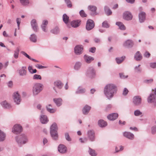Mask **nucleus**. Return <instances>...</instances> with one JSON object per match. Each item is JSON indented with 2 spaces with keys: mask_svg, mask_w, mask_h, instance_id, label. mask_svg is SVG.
<instances>
[{
  "mask_svg": "<svg viewBox=\"0 0 156 156\" xmlns=\"http://www.w3.org/2000/svg\"><path fill=\"white\" fill-rule=\"evenodd\" d=\"M117 88L113 84H110L106 86L104 89V93L108 98H112L117 91Z\"/></svg>",
  "mask_w": 156,
  "mask_h": 156,
  "instance_id": "obj_1",
  "label": "nucleus"
},
{
  "mask_svg": "<svg viewBox=\"0 0 156 156\" xmlns=\"http://www.w3.org/2000/svg\"><path fill=\"white\" fill-rule=\"evenodd\" d=\"M58 129L57 126L55 123H54L50 127V133L52 137L54 140H57L58 135L57 133Z\"/></svg>",
  "mask_w": 156,
  "mask_h": 156,
  "instance_id": "obj_2",
  "label": "nucleus"
},
{
  "mask_svg": "<svg viewBox=\"0 0 156 156\" xmlns=\"http://www.w3.org/2000/svg\"><path fill=\"white\" fill-rule=\"evenodd\" d=\"M43 89V85L40 83H36L33 87V92L34 95H37Z\"/></svg>",
  "mask_w": 156,
  "mask_h": 156,
  "instance_id": "obj_3",
  "label": "nucleus"
},
{
  "mask_svg": "<svg viewBox=\"0 0 156 156\" xmlns=\"http://www.w3.org/2000/svg\"><path fill=\"white\" fill-rule=\"evenodd\" d=\"M16 141L19 144H25L27 141V136L25 135L19 136L16 139Z\"/></svg>",
  "mask_w": 156,
  "mask_h": 156,
  "instance_id": "obj_4",
  "label": "nucleus"
},
{
  "mask_svg": "<svg viewBox=\"0 0 156 156\" xmlns=\"http://www.w3.org/2000/svg\"><path fill=\"white\" fill-rule=\"evenodd\" d=\"M22 131V128L20 125H15L12 129V132L16 134L20 133Z\"/></svg>",
  "mask_w": 156,
  "mask_h": 156,
  "instance_id": "obj_5",
  "label": "nucleus"
},
{
  "mask_svg": "<svg viewBox=\"0 0 156 156\" xmlns=\"http://www.w3.org/2000/svg\"><path fill=\"white\" fill-rule=\"evenodd\" d=\"M13 98L14 101L17 104H19L21 101L20 96L18 92L14 93L13 95Z\"/></svg>",
  "mask_w": 156,
  "mask_h": 156,
  "instance_id": "obj_6",
  "label": "nucleus"
},
{
  "mask_svg": "<svg viewBox=\"0 0 156 156\" xmlns=\"http://www.w3.org/2000/svg\"><path fill=\"white\" fill-rule=\"evenodd\" d=\"M94 26L93 21L91 20H88L87 23L86 28L87 30L92 29Z\"/></svg>",
  "mask_w": 156,
  "mask_h": 156,
  "instance_id": "obj_7",
  "label": "nucleus"
},
{
  "mask_svg": "<svg viewBox=\"0 0 156 156\" xmlns=\"http://www.w3.org/2000/svg\"><path fill=\"white\" fill-rule=\"evenodd\" d=\"M123 18L126 20H130L132 19L133 16L130 12L126 11L123 13Z\"/></svg>",
  "mask_w": 156,
  "mask_h": 156,
  "instance_id": "obj_8",
  "label": "nucleus"
},
{
  "mask_svg": "<svg viewBox=\"0 0 156 156\" xmlns=\"http://www.w3.org/2000/svg\"><path fill=\"white\" fill-rule=\"evenodd\" d=\"M142 99L140 96H137L134 97L133 99V102L134 104L138 105L141 103Z\"/></svg>",
  "mask_w": 156,
  "mask_h": 156,
  "instance_id": "obj_9",
  "label": "nucleus"
},
{
  "mask_svg": "<svg viewBox=\"0 0 156 156\" xmlns=\"http://www.w3.org/2000/svg\"><path fill=\"white\" fill-rule=\"evenodd\" d=\"M83 47L82 45H78L74 48L75 53L77 55L81 54L83 51Z\"/></svg>",
  "mask_w": 156,
  "mask_h": 156,
  "instance_id": "obj_10",
  "label": "nucleus"
},
{
  "mask_svg": "<svg viewBox=\"0 0 156 156\" xmlns=\"http://www.w3.org/2000/svg\"><path fill=\"white\" fill-rule=\"evenodd\" d=\"M87 73L89 77L92 78L95 76V72L93 68L90 67L88 69Z\"/></svg>",
  "mask_w": 156,
  "mask_h": 156,
  "instance_id": "obj_11",
  "label": "nucleus"
},
{
  "mask_svg": "<svg viewBox=\"0 0 156 156\" xmlns=\"http://www.w3.org/2000/svg\"><path fill=\"white\" fill-rule=\"evenodd\" d=\"M54 85L55 87H54V89L56 92H57V91L56 90L55 87H57L59 89H61L63 86V84L62 82L59 80H57L54 83Z\"/></svg>",
  "mask_w": 156,
  "mask_h": 156,
  "instance_id": "obj_12",
  "label": "nucleus"
},
{
  "mask_svg": "<svg viewBox=\"0 0 156 156\" xmlns=\"http://www.w3.org/2000/svg\"><path fill=\"white\" fill-rule=\"evenodd\" d=\"M97 9L95 6L93 5H90L88 7V9L91 11V14L92 15L97 14L96 12Z\"/></svg>",
  "mask_w": 156,
  "mask_h": 156,
  "instance_id": "obj_13",
  "label": "nucleus"
},
{
  "mask_svg": "<svg viewBox=\"0 0 156 156\" xmlns=\"http://www.w3.org/2000/svg\"><path fill=\"white\" fill-rule=\"evenodd\" d=\"M88 135L90 140L91 141L94 140L95 138L94 133L92 130H90L88 133Z\"/></svg>",
  "mask_w": 156,
  "mask_h": 156,
  "instance_id": "obj_14",
  "label": "nucleus"
},
{
  "mask_svg": "<svg viewBox=\"0 0 156 156\" xmlns=\"http://www.w3.org/2000/svg\"><path fill=\"white\" fill-rule=\"evenodd\" d=\"M66 147L63 145H60L58 147V151L61 153H65L66 152Z\"/></svg>",
  "mask_w": 156,
  "mask_h": 156,
  "instance_id": "obj_15",
  "label": "nucleus"
},
{
  "mask_svg": "<svg viewBox=\"0 0 156 156\" xmlns=\"http://www.w3.org/2000/svg\"><path fill=\"white\" fill-rule=\"evenodd\" d=\"M139 20L140 22H143L145 19V13L144 12H140L139 15Z\"/></svg>",
  "mask_w": 156,
  "mask_h": 156,
  "instance_id": "obj_16",
  "label": "nucleus"
},
{
  "mask_svg": "<svg viewBox=\"0 0 156 156\" xmlns=\"http://www.w3.org/2000/svg\"><path fill=\"white\" fill-rule=\"evenodd\" d=\"M80 22L81 20H74L71 22V25L73 27H78L80 25Z\"/></svg>",
  "mask_w": 156,
  "mask_h": 156,
  "instance_id": "obj_17",
  "label": "nucleus"
},
{
  "mask_svg": "<svg viewBox=\"0 0 156 156\" xmlns=\"http://www.w3.org/2000/svg\"><path fill=\"white\" fill-rule=\"evenodd\" d=\"M118 114L116 113H113L109 115L107 118L111 120H114L116 119L118 117Z\"/></svg>",
  "mask_w": 156,
  "mask_h": 156,
  "instance_id": "obj_18",
  "label": "nucleus"
},
{
  "mask_svg": "<svg viewBox=\"0 0 156 156\" xmlns=\"http://www.w3.org/2000/svg\"><path fill=\"white\" fill-rule=\"evenodd\" d=\"M31 25L34 30L35 32H37V26L35 20L33 19L31 21Z\"/></svg>",
  "mask_w": 156,
  "mask_h": 156,
  "instance_id": "obj_19",
  "label": "nucleus"
},
{
  "mask_svg": "<svg viewBox=\"0 0 156 156\" xmlns=\"http://www.w3.org/2000/svg\"><path fill=\"white\" fill-rule=\"evenodd\" d=\"M123 135L125 137L131 140L133 139L134 137V135L130 132H125Z\"/></svg>",
  "mask_w": 156,
  "mask_h": 156,
  "instance_id": "obj_20",
  "label": "nucleus"
},
{
  "mask_svg": "<svg viewBox=\"0 0 156 156\" xmlns=\"http://www.w3.org/2000/svg\"><path fill=\"white\" fill-rule=\"evenodd\" d=\"M40 120L41 123L42 124H45L48 121L47 116L45 115H41Z\"/></svg>",
  "mask_w": 156,
  "mask_h": 156,
  "instance_id": "obj_21",
  "label": "nucleus"
},
{
  "mask_svg": "<svg viewBox=\"0 0 156 156\" xmlns=\"http://www.w3.org/2000/svg\"><path fill=\"white\" fill-rule=\"evenodd\" d=\"M147 100L148 102L149 103H151L156 101L155 95L154 94H151L150 96L148 98Z\"/></svg>",
  "mask_w": 156,
  "mask_h": 156,
  "instance_id": "obj_22",
  "label": "nucleus"
},
{
  "mask_svg": "<svg viewBox=\"0 0 156 156\" xmlns=\"http://www.w3.org/2000/svg\"><path fill=\"white\" fill-rule=\"evenodd\" d=\"M84 58L86 62L87 63H90L92 61L94 60L93 58L87 55H84Z\"/></svg>",
  "mask_w": 156,
  "mask_h": 156,
  "instance_id": "obj_23",
  "label": "nucleus"
},
{
  "mask_svg": "<svg viewBox=\"0 0 156 156\" xmlns=\"http://www.w3.org/2000/svg\"><path fill=\"white\" fill-rule=\"evenodd\" d=\"M19 73L21 76L26 75L27 73L26 68V67H23L19 71Z\"/></svg>",
  "mask_w": 156,
  "mask_h": 156,
  "instance_id": "obj_24",
  "label": "nucleus"
},
{
  "mask_svg": "<svg viewBox=\"0 0 156 156\" xmlns=\"http://www.w3.org/2000/svg\"><path fill=\"white\" fill-rule=\"evenodd\" d=\"M124 46L127 47H132L133 45L132 41L130 40H128L124 43Z\"/></svg>",
  "mask_w": 156,
  "mask_h": 156,
  "instance_id": "obj_25",
  "label": "nucleus"
},
{
  "mask_svg": "<svg viewBox=\"0 0 156 156\" xmlns=\"http://www.w3.org/2000/svg\"><path fill=\"white\" fill-rule=\"evenodd\" d=\"M116 24L117 25L119 28L121 30H124L126 29V27L121 22H117Z\"/></svg>",
  "mask_w": 156,
  "mask_h": 156,
  "instance_id": "obj_26",
  "label": "nucleus"
},
{
  "mask_svg": "<svg viewBox=\"0 0 156 156\" xmlns=\"http://www.w3.org/2000/svg\"><path fill=\"white\" fill-rule=\"evenodd\" d=\"M91 108V107L88 105H86L83 108V114H87Z\"/></svg>",
  "mask_w": 156,
  "mask_h": 156,
  "instance_id": "obj_27",
  "label": "nucleus"
},
{
  "mask_svg": "<svg viewBox=\"0 0 156 156\" xmlns=\"http://www.w3.org/2000/svg\"><path fill=\"white\" fill-rule=\"evenodd\" d=\"M99 126L101 127H104L107 125V122L102 120H100L98 122Z\"/></svg>",
  "mask_w": 156,
  "mask_h": 156,
  "instance_id": "obj_28",
  "label": "nucleus"
},
{
  "mask_svg": "<svg viewBox=\"0 0 156 156\" xmlns=\"http://www.w3.org/2000/svg\"><path fill=\"white\" fill-rule=\"evenodd\" d=\"M53 100L57 106H59L61 105L62 100L61 98H55Z\"/></svg>",
  "mask_w": 156,
  "mask_h": 156,
  "instance_id": "obj_29",
  "label": "nucleus"
},
{
  "mask_svg": "<svg viewBox=\"0 0 156 156\" xmlns=\"http://www.w3.org/2000/svg\"><path fill=\"white\" fill-rule=\"evenodd\" d=\"M134 58L137 60H139L142 59V56L139 51H138L136 52Z\"/></svg>",
  "mask_w": 156,
  "mask_h": 156,
  "instance_id": "obj_30",
  "label": "nucleus"
},
{
  "mask_svg": "<svg viewBox=\"0 0 156 156\" xmlns=\"http://www.w3.org/2000/svg\"><path fill=\"white\" fill-rule=\"evenodd\" d=\"M47 110L51 113H54L56 111L55 109L51 108V106L50 105H49L47 106Z\"/></svg>",
  "mask_w": 156,
  "mask_h": 156,
  "instance_id": "obj_31",
  "label": "nucleus"
},
{
  "mask_svg": "<svg viewBox=\"0 0 156 156\" xmlns=\"http://www.w3.org/2000/svg\"><path fill=\"white\" fill-rule=\"evenodd\" d=\"M125 58V56H123L120 58H116L115 60L116 61V62L118 64H119L123 62Z\"/></svg>",
  "mask_w": 156,
  "mask_h": 156,
  "instance_id": "obj_32",
  "label": "nucleus"
},
{
  "mask_svg": "<svg viewBox=\"0 0 156 156\" xmlns=\"http://www.w3.org/2000/svg\"><path fill=\"white\" fill-rule=\"evenodd\" d=\"M20 51V49L19 47H17L16 50L14 51V57L15 58H18L19 52Z\"/></svg>",
  "mask_w": 156,
  "mask_h": 156,
  "instance_id": "obj_33",
  "label": "nucleus"
},
{
  "mask_svg": "<svg viewBox=\"0 0 156 156\" xmlns=\"http://www.w3.org/2000/svg\"><path fill=\"white\" fill-rule=\"evenodd\" d=\"M5 137L4 133L0 130V141H3L5 139Z\"/></svg>",
  "mask_w": 156,
  "mask_h": 156,
  "instance_id": "obj_34",
  "label": "nucleus"
},
{
  "mask_svg": "<svg viewBox=\"0 0 156 156\" xmlns=\"http://www.w3.org/2000/svg\"><path fill=\"white\" fill-rule=\"evenodd\" d=\"M69 17L66 14H64L63 16V20L65 23H67L69 21Z\"/></svg>",
  "mask_w": 156,
  "mask_h": 156,
  "instance_id": "obj_35",
  "label": "nucleus"
},
{
  "mask_svg": "<svg viewBox=\"0 0 156 156\" xmlns=\"http://www.w3.org/2000/svg\"><path fill=\"white\" fill-rule=\"evenodd\" d=\"M105 11L106 14L108 15H110L112 13L111 11L107 6L105 7Z\"/></svg>",
  "mask_w": 156,
  "mask_h": 156,
  "instance_id": "obj_36",
  "label": "nucleus"
},
{
  "mask_svg": "<svg viewBox=\"0 0 156 156\" xmlns=\"http://www.w3.org/2000/svg\"><path fill=\"white\" fill-rule=\"evenodd\" d=\"M85 90L84 89L82 88L81 87L78 88L76 92L77 94H82L85 92Z\"/></svg>",
  "mask_w": 156,
  "mask_h": 156,
  "instance_id": "obj_37",
  "label": "nucleus"
},
{
  "mask_svg": "<svg viewBox=\"0 0 156 156\" xmlns=\"http://www.w3.org/2000/svg\"><path fill=\"white\" fill-rule=\"evenodd\" d=\"M30 39L31 41L33 42H35L37 41V37L36 35L34 34H32L30 37Z\"/></svg>",
  "mask_w": 156,
  "mask_h": 156,
  "instance_id": "obj_38",
  "label": "nucleus"
},
{
  "mask_svg": "<svg viewBox=\"0 0 156 156\" xmlns=\"http://www.w3.org/2000/svg\"><path fill=\"white\" fill-rule=\"evenodd\" d=\"M20 2L22 5H26L29 3V0H20Z\"/></svg>",
  "mask_w": 156,
  "mask_h": 156,
  "instance_id": "obj_39",
  "label": "nucleus"
},
{
  "mask_svg": "<svg viewBox=\"0 0 156 156\" xmlns=\"http://www.w3.org/2000/svg\"><path fill=\"white\" fill-rule=\"evenodd\" d=\"M2 104L5 108H9L10 107V105L5 101L2 102Z\"/></svg>",
  "mask_w": 156,
  "mask_h": 156,
  "instance_id": "obj_40",
  "label": "nucleus"
},
{
  "mask_svg": "<svg viewBox=\"0 0 156 156\" xmlns=\"http://www.w3.org/2000/svg\"><path fill=\"white\" fill-rule=\"evenodd\" d=\"M80 66L81 63L79 62H77L74 66V69H75L78 70L80 68Z\"/></svg>",
  "mask_w": 156,
  "mask_h": 156,
  "instance_id": "obj_41",
  "label": "nucleus"
},
{
  "mask_svg": "<svg viewBox=\"0 0 156 156\" xmlns=\"http://www.w3.org/2000/svg\"><path fill=\"white\" fill-rule=\"evenodd\" d=\"M33 79L34 80H41V77L40 75L35 74L33 76Z\"/></svg>",
  "mask_w": 156,
  "mask_h": 156,
  "instance_id": "obj_42",
  "label": "nucleus"
},
{
  "mask_svg": "<svg viewBox=\"0 0 156 156\" xmlns=\"http://www.w3.org/2000/svg\"><path fill=\"white\" fill-rule=\"evenodd\" d=\"M90 154L92 156H95L97 155L96 153H95V151L91 149H90Z\"/></svg>",
  "mask_w": 156,
  "mask_h": 156,
  "instance_id": "obj_43",
  "label": "nucleus"
},
{
  "mask_svg": "<svg viewBox=\"0 0 156 156\" xmlns=\"http://www.w3.org/2000/svg\"><path fill=\"white\" fill-rule=\"evenodd\" d=\"M80 16L83 17H86L87 16V15L85 13L83 10H81L80 11Z\"/></svg>",
  "mask_w": 156,
  "mask_h": 156,
  "instance_id": "obj_44",
  "label": "nucleus"
},
{
  "mask_svg": "<svg viewBox=\"0 0 156 156\" xmlns=\"http://www.w3.org/2000/svg\"><path fill=\"white\" fill-rule=\"evenodd\" d=\"M51 32L53 34H57L59 32L58 28L57 27H56L53 30H52Z\"/></svg>",
  "mask_w": 156,
  "mask_h": 156,
  "instance_id": "obj_45",
  "label": "nucleus"
},
{
  "mask_svg": "<svg viewBox=\"0 0 156 156\" xmlns=\"http://www.w3.org/2000/svg\"><path fill=\"white\" fill-rule=\"evenodd\" d=\"M102 27L106 28H108L109 27V26L106 21H105L102 23Z\"/></svg>",
  "mask_w": 156,
  "mask_h": 156,
  "instance_id": "obj_46",
  "label": "nucleus"
},
{
  "mask_svg": "<svg viewBox=\"0 0 156 156\" xmlns=\"http://www.w3.org/2000/svg\"><path fill=\"white\" fill-rule=\"evenodd\" d=\"M115 151L116 152H117L120 151H122L123 149V147L122 146H120L116 147H115Z\"/></svg>",
  "mask_w": 156,
  "mask_h": 156,
  "instance_id": "obj_47",
  "label": "nucleus"
},
{
  "mask_svg": "<svg viewBox=\"0 0 156 156\" xmlns=\"http://www.w3.org/2000/svg\"><path fill=\"white\" fill-rule=\"evenodd\" d=\"M65 1L67 4L68 7L69 8L71 7L72 5L70 1L69 0H65Z\"/></svg>",
  "mask_w": 156,
  "mask_h": 156,
  "instance_id": "obj_48",
  "label": "nucleus"
},
{
  "mask_svg": "<svg viewBox=\"0 0 156 156\" xmlns=\"http://www.w3.org/2000/svg\"><path fill=\"white\" fill-rule=\"evenodd\" d=\"M142 113L139 110H136L134 112V115L136 116L140 115Z\"/></svg>",
  "mask_w": 156,
  "mask_h": 156,
  "instance_id": "obj_49",
  "label": "nucleus"
},
{
  "mask_svg": "<svg viewBox=\"0 0 156 156\" xmlns=\"http://www.w3.org/2000/svg\"><path fill=\"white\" fill-rule=\"evenodd\" d=\"M41 28L42 30L44 31L45 32H46L47 31L48 29H47V26L44 25H43V27L42 25H41Z\"/></svg>",
  "mask_w": 156,
  "mask_h": 156,
  "instance_id": "obj_50",
  "label": "nucleus"
},
{
  "mask_svg": "<svg viewBox=\"0 0 156 156\" xmlns=\"http://www.w3.org/2000/svg\"><path fill=\"white\" fill-rule=\"evenodd\" d=\"M21 53L23 55L25 56L26 57L28 58L29 59H30V57L26 53H25L24 51H22L21 52Z\"/></svg>",
  "mask_w": 156,
  "mask_h": 156,
  "instance_id": "obj_51",
  "label": "nucleus"
},
{
  "mask_svg": "<svg viewBox=\"0 0 156 156\" xmlns=\"http://www.w3.org/2000/svg\"><path fill=\"white\" fill-rule=\"evenodd\" d=\"M36 67L39 69H44L46 68V66H43L39 64H37L36 65Z\"/></svg>",
  "mask_w": 156,
  "mask_h": 156,
  "instance_id": "obj_52",
  "label": "nucleus"
},
{
  "mask_svg": "<svg viewBox=\"0 0 156 156\" xmlns=\"http://www.w3.org/2000/svg\"><path fill=\"white\" fill-rule=\"evenodd\" d=\"M153 79H151L149 80H146L144 81V82L147 83H151L153 81Z\"/></svg>",
  "mask_w": 156,
  "mask_h": 156,
  "instance_id": "obj_53",
  "label": "nucleus"
},
{
  "mask_svg": "<svg viewBox=\"0 0 156 156\" xmlns=\"http://www.w3.org/2000/svg\"><path fill=\"white\" fill-rule=\"evenodd\" d=\"M140 65H139L137 66H136L135 69V71L136 72H138L140 71L141 70V69L140 68Z\"/></svg>",
  "mask_w": 156,
  "mask_h": 156,
  "instance_id": "obj_54",
  "label": "nucleus"
},
{
  "mask_svg": "<svg viewBox=\"0 0 156 156\" xmlns=\"http://www.w3.org/2000/svg\"><path fill=\"white\" fill-rule=\"evenodd\" d=\"M65 137L66 139L67 140L69 141H70L71 140V139L70 138V136H69V135L68 133H66L65 134Z\"/></svg>",
  "mask_w": 156,
  "mask_h": 156,
  "instance_id": "obj_55",
  "label": "nucleus"
},
{
  "mask_svg": "<svg viewBox=\"0 0 156 156\" xmlns=\"http://www.w3.org/2000/svg\"><path fill=\"white\" fill-rule=\"evenodd\" d=\"M129 91L127 89L125 88L124 89L123 92V94L124 95H126L127 93H128Z\"/></svg>",
  "mask_w": 156,
  "mask_h": 156,
  "instance_id": "obj_56",
  "label": "nucleus"
},
{
  "mask_svg": "<svg viewBox=\"0 0 156 156\" xmlns=\"http://www.w3.org/2000/svg\"><path fill=\"white\" fill-rule=\"evenodd\" d=\"M48 23V21L46 20H44L43 21L42 24L41 25H42L43 27V25H46L47 26Z\"/></svg>",
  "mask_w": 156,
  "mask_h": 156,
  "instance_id": "obj_57",
  "label": "nucleus"
},
{
  "mask_svg": "<svg viewBox=\"0 0 156 156\" xmlns=\"http://www.w3.org/2000/svg\"><path fill=\"white\" fill-rule=\"evenodd\" d=\"M150 54L148 51H146L144 54V56L146 58H149L150 56Z\"/></svg>",
  "mask_w": 156,
  "mask_h": 156,
  "instance_id": "obj_58",
  "label": "nucleus"
},
{
  "mask_svg": "<svg viewBox=\"0 0 156 156\" xmlns=\"http://www.w3.org/2000/svg\"><path fill=\"white\" fill-rule=\"evenodd\" d=\"M150 67L153 68H156V63H151L150 64Z\"/></svg>",
  "mask_w": 156,
  "mask_h": 156,
  "instance_id": "obj_59",
  "label": "nucleus"
},
{
  "mask_svg": "<svg viewBox=\"0 0 156 156\" xmlns=\"http://www.w3.org/2000/svg\"><path fill=\"white\" fill-rule=\"evenodd\" d=\"M7 85L9 87H11L13 86V83L11 81H9Z\"/></svg>",
  "mask_w": 156,
  "mask_h": 156,
  "instance_id": "obj_60",
  "label": "nucleus"
},
{
  "mask_svg": "<svg viewBox=\"0 0 156 156\" xmlns=\"http://www.w3.org/2000/svg\"><path fill=\"white\" fill-rule=\"evenodd\" d=\"M119 75H120V77L121 78H122V79H124V78H126L128 77L127 76H125V75H124V74L122 73H120Z\"/></svg>",
  "mask_w": 156,
  "mask_h": 156,
  "instance_id": "obj_61",
  "label": "nucleus"
},
{
  "mask_svg": "<svg viewBox=\"0 0 156 156\" xmlns=\"http://www.w3.org/2000/svg\"><path fill=\"white\" fill-rule=\"evenodd\" d=\"M152 132L154 134L156 133V127L153 126L152 128Z\"/></svg>",
  "mask_w": 156,
  "mask_h": 156,
  "instance_id": "obj_62",
  "label": "nucleus"
},
{
  "mask_svg": "<svg viewBox=\"0 0 156 156\" xmlns=\"http://www.w3.org/2000/svg\"><path fill=\"white\" fill-rule=\"evenodd\" d=\"M96 48L94 47H93L90 48L89 49V51L90 52L94 53L95 51Z\"/></svg>",
  "mask_w": 156,
  "mask_h": 156,
  "instance_id": "obj_63",
  "label": "nucleus"
},
{
  "mask_svg": "<svg viewBox=\"0 0 156 156\" xmlns=\"http://www.w3.org/2000/svg\"><path fill=\"white\" fill-rule=\"evenodd\" d=\"M28 70L30 73H32V72L33 71V69H32V67L31 66H29L28 68Z\"/></svg>",
  "mask_w": 156,
  "mask_h": 156,
  "instance_id": "obj_64",
  "label": "nucleus"
}]
</instances>
